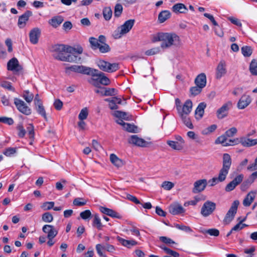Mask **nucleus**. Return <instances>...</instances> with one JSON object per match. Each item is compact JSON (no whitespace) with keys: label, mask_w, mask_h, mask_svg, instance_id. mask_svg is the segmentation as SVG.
Wrapping results in <instances>:
<instances>
[{"label":"nucleus","mask_w":257,"mask_h":257,"mask_svg":"<svg viewBox=\"0 0 257 257\" xmlns=\"http://www.w3.org/2000/svg\"><path fill=\"white\" fill-rule=\"evenodd\" d=\"M152 41L153 42L161 41L160 47L163 50L172 47H177L181 45V43L180 37L174 32L158 33L153 36Z\"/></svg>","instance_id":"f257e3e1"},{"label":"nucleus","mask_w":257,"mask_h":257,"mask_svg":"<svg viewBox=\"0 0 257 257\" xmlns=\"http://www.w3.org/2000/svg\"><path fill=\"white\" fill-rule=\"evenodd\" d=\"M50 51L53 53L54 58L60 60L66 52L73 53L74 52L73 47L63 44H55L52 45L50 48Z\"/></svg>","instance_id":"f03ea898"},{"label":"nucleus","mask_w":257,"mask_h":257,"mask_svg":"<svg viewBox=\"0 0 257 257\" xmlns=\"http://www.w3.org/2000/svg\"><path fill=\"white\" fill-rule=\"evenodd\" d=\"M231 165V159L228 154H224L223 156V165L220 170L217 179L220 182L224 181L228 173L229 170Z\"/></svg>","instance_id":"7ed1b4c3"},{"label":"nucleus","mask_w":257,"mask_h":257,"mask_svg":"<svg viewBox=\"0 0 257 257\" xmlns=\"http://www.w3.org/2000/svg\"><path fill=\"white\" fill-rule=\"evenodd\" d=\"M135 22V20L133 19L125 21L122 25L114 31L113 37L115 39H119L121 38L123 35L128 33L134 25Z\"/></svg>","instance_id":"20e7f679"},{"label":"nucleus","mask_w":257,"mask_h":257,"mask_svg":"<svg viewBox=\"0 0 257 257\" xmlns=\"http://www.w3.org/2000/svg\"><path fill=\"white\" fill-rule=\"evenodd\" d=\"M74 52L73 53L66 52L63 57L60 58V61L69 62H77L80 60V57L77 56L83 52V48L81 46L73 47Z\"/></svg>","instance_id":"39448f33"},{"label":"nucleus","mask_w":257,"mask_h":257,"mask_svg":"<svg viewBox=\"0 0 257 257\" xmlns=\"http://www.w3.org/2000/svg\"><path fill=\"white\" fill-rule=\"evenodd\" d=\"M237 130L236 127H232L225 132L224 134L219 137L215 141L216 144H221L223 146H228L234 145L231 142H229V140L227 141V138H230L234 136L237 133Z\"/></svg>","instance_id":"423d86ee"},{"label":"nucleus","mask_w":257,"mask_h":257,"mask_svg":"<svg viewBox=\"0 0 257 257\" xmlns=\"http://www.w3.org/2000/svg\"><path fill=\"white\" fill-rule=\"evenodd\" d=\"M196 86H194V95L199 94L206 84V76L205 73L199 74L195 79Z\"/></svg>","instance_id":"0eeeda50"},{"label":"nucleus","mask_w":257,"mask_h":257,"mask_svg":"<svg viewBox=\"0 0 257 257\" xmlns=\"http://www.w3.org/2000/svg\"><path fill=\"white\" fill-rule=\"evenodd\" d=\"M97 65L100 69L108 73L115 72L119 69L118 63H110L103 60H99L97 62Z\"/></svg>","instance_id":"6e6552de"},{"label":"nucleus","mask_w":257,"mask_h":257,"mask_svg":"<svg viewBox=\"0 0 257 257\" xmlns=\"http://www.w3.org/2000/svg\"><path fill=\"white\" fill-rule=\"evenodd\" d=\"M7 69L12 71L15 75H19L23 73V67L19 64L18 60L14 57L10 59L7 63Z\"/></svg>","instance_id":"1a4fd4ad"},{"label":"nucleus","mask_w":257,"mask_h":257,"mask_svg":"<svg viewBox=\"0 0 257 257\" xmlns=\"http://www.w3.org/2000/svg\"><path fill=\"white\" fill-rule=\"evenodd\" d=\"M89 41L93 49H99V51L102 53H105L110 51V48L109 45L106 43L100 44L98 42L97 39L94 37H90Z\"/></svg>","instance_id":"9d476101"},{"label":"nucleus","mask_w":257,"mask_h":257,"mask_svg":"<svg viewBox=\"0 0 257 257\" xmlns=\"http://www.w3.org/2000/svg\"><path fill=\"white\" fill-rule=\"evenodd\" d=\"M229 142L233 144L240 143L243 147H250L257 145V139H250L248 138L242 137L240 140L238 139H229Z\"/></svg>","instance_id":"9b49d317"},{"label":"nucleus","mask_w":257,"mask_h":257,"mask_svg":"<svg viewBox=\"0 0 257 257\" xmlns=\"http://www.w3.org/2000/svg\"><path fill=\"white\" fill-rule=\"evenodd\" d=\"M216 208V204L210 201H206L203 205L201 213L204 217L211 214Z\"/></svg>","instance_id":"f8f14e48"},{"label":"nucleus","mask_w":257,"mask_h":257,"mask_svg":"<svg viewBox=\"0 0 257 257\" xmlns=\"http://www.w3.org/2000/svg\"><path fill=\"white\" fill-rule=\"evenodd\" d=\"M239 204V202L238 200H235L232 203L231 207L228 211L224 219V222L226 224H228L233 219L236 213Z\"/></svg>","instance_id":"ddd939ff"},{"label":"nucleus","mask_w":257,"mask_h":257,"mask_svg":"<svg viewBox=\"0 0 257 257\" xmlns=\"http://www.w3.org/2000/svg\"><path fill=\"white\" fill-rule=\"evenodd\" d=\"M14 103L17 109L22 113L27 115L31 113V109L21 99L15 98L14 99Z\"/></svg>","instance_id":"4468645a"},{"label":"nucleus","mask_w":257,"mask_h":257,"mask_svg":"<svg viewBox=\"0 0 257 257\" xmlns=\"http://www.w3.org/2000/svg\"><path fill=\"white\" fill-rule=\"evenodd\" d=\"M232 106V103L230 101L224 103L216 112L217 117L219 119H222L228 115V111Z\"/></svg>","instance_id":"2eb2a0df"},{"label":"nucleus","mask_w":257,"mask_h":257,"mask_svg":"<svg viewBox=\"0 0 257 257\" xmlns=\"http://www.w3.org/2000/svg\"><path fill=\"white\" fill-rule=\"evenodd\" d=\"M243 178L244 176L243 174H239L237 175L232 181L227 184L225 187V190L226 192L232 191L243 181Z\"/></svg>","instance_id":"dca6fc26"},{"label":"nucleus","mask_w":257,"mask_h":257,"mask_svg":"<svg viewBox=\"0 0 257 257\" xmlns=\"http://www.w3.org/2000/svg\"><path fill=\"white\" fill-rule=\"evenodd\" d=\"M69 69L72 71L82 73L83 74L91 75L93 68L84 66L73 65L69 67Z\"/></svg>","instance_id":"f3484780"},{"label":"nucleus","mask_w":257,"mask_h":257,"mask_svg":"<svg viewBox=\"0 0 257 257\" xmlns=\"http://www.w3.org/2000/svg\"><path fill=\"white\" fill-rule=\"evenodd\" d=\"M193 104L190 100H187L185 101L183 106L179 108L178 111L180 116L187 115L192 110Z\"/></svg>","instance_id":"a211bd4d"},{"label":"nucleus","mask_w":257,"mask_h":257,"mask_svg":"<svg viewBox=\"0 0 257 257\" xmlns=\"http://www.w3.org/2000/svg\"><path fill=\"white\" fill-rule=\"evenodd\" d=\"M93 71H92V73L90 75L91 76H99L100 78V81H99V85L102 84L104 85H107L110 83L109 79L105 76L104 73L103 72L99 71L97 69H93Z\"/></svg>","instance_id":"6ab92c4d"},{"label":"nucleus","mask_w":257,"mask_h":257,"mask_svg":"<svg viewBox=\"0 0 257 257\" xmlns=\"http://www.w3.org/2000/svg\"><path fill=\"white\" fill-rule=\"evenodd\" d=\"M32 15V12L30 11H26L22 15L19 17L18 26L20 29L24 28L28 21L29 18Z\"/></svg>","instance_id":"aec40b11"},{"label":"nucleus","mask_w":257,"mask_h":257,"mask_svg":"<svg viewBox=\"0 0 257 257\" xmlns=\"http://www.w3.org/2000/svg\"><path fill=\"white\" fill-rule=\"evenodd\" d=\"M226 63L224 60H221L218 63L216 69V78L220 79L226 73Z\"/></svg>","instance_id":"412c9836"},{"label":"nucleus","mask_w":257,"mask_h":257,"mask_svg":"<svg viewBox=\"0 0 257 257\" xmlns=\"http://www.w3.org/2000/svg\"><path fill=\"white\" fill-rule=\"evenodd\" d=\"M42 230L44 233L47 234V237H55L58 232L54 226L49 224L44 225Z\"/></svg>","instance_id":"4be33fe9"},{"label":"nucleus","mask_w":257,"mask_h":257,"mask_svg":"<svg viewBox=\"0 0 257 257\" xmlns=\"http://www.w3.org/2000/svg\"><path fill=\"white\" fill-rule=\"evenodd\" d=\"M207 185L206 179H200L196 181L194 183V193L203 191Z\"/></svg>","instance_id":"5701e85b"},{"label":"nucleus","mask_w":257,"mask_h":257,"mask_svg":"<svg viewBox=\"0 0 257 257\" xmlns=\"http://www.w3.org/2000/svg\"><path fill=\"white\" fill-rule=\"evenodd\" d=\"M41 32L39 29L36 28L32 29L29 34L30 41L33 44H36L38 42Z\"/></svg>","instance_id":"b1692460"},{"label":"nucleus","mask_w":257,"mask_h":257,"mask_svg":"<svg viewBox=\"0 0 257 257\" xmlns=\"http://www.w3.org/2000/svg\"><path fill=\"white\" fill-rule=\"evenodd\" d=\"M100 211L103 214L108 215L110 217L116 218H121V215L115 211L114 210L105 207L103 206H100L99 207Z\"/></svg>","instance_id":"393cba45"},{"label":"nucleus","mask_w":257,"mask_h":257,"mask_svg":"<svg viewBox=\"0 0 257 257\" xmlns=\"http://www.w3.org/2000/svg\"><path fill=\"white\" fill-rule=\"evenodd\" d=\"M105 101L109 102V107L112 110L117 109V104H121L122 101L120 98L117 97H113L111 98H106Z\"/></svg>","instance_id":"a878e982"},{"label":"nucleus","mask_w":257,"mask_h":257,"mask_svg":"<svg viewBox=\"0 0 257 257\" xmlns=\"http://www.w3.org/2000/svg\"><path fill=\"white\" fill-rule=\"evenodd\" d=\"M172 11L176 14H185L187 12L188 9L183 4L178 3L172 7Z\"/></svg>","instance_id":"bb28decb"},{"label":"nucleus","mask_w":257,"mask_h":257,"mask_svg":"<svg viewBox=\"0 0 257 257\" xmlns=\"http://www.w3.org/2000/svg\"><path fill=\"white\" fill-rule=\"evenodd\" d=\"M169 211L173 215H177L184 212L182 206L179 204H171L169 207Z\"/></svg>","instance_id":"cd10ccee"},{"label":"nucleus","mask_w":257,"mask_h":257,"mask_svg":"<svg viewBox=\"0 0 257 257\" xmlns=\"http://www.w3.org/2000/svg\"><path fill=\"white\" fill-rule=\"evenodd\" d=\"M130 143L140 147H145L146 142L143 139L139 138L137 135H133L128 141Z\"/></svg>","instance_id":"c85d7f7f"},{"label":"nucleus","mask_w":257,"mask_h":257,"mask_svg":"<svg viewBox=\"0 0 257 257\" xmlns=\"http://www.w3.org/2000/svg\"><path fill=\"white\" fill-rule=\"evenodd\" d=\"M64 18L61 16H57L52 17L49 20V24L54 28H57L63 22Z\"/></svg>","instance_id":"c756f323"},{"label":"nucleus","mask_w":257,"mask_h":257,"mask_svg":"<svg viewBox=\"0 0 257 257\" xmlns=\"http://www.w3.org/2000/svg\"><path fill=\"white\" fill-rule=\"evenodd\" d=\"M255 195V191L249 192L244 199L243 201V205L246 207L249 206L254 200Z\"/></svg>","instance_id":"7c9ffc66"},{"label":"nucleus","mask_w":257,"mask_h":257,"mask_svg":"<svg viewBox=\"0 0 257 257\" xmlns=\"http://www.w3.org/2000/svg\"><path fill=\"white\" fill-rule=\"evenodd\" d=\"M206 107V104L205 102H201L195 110V115L197 119L201 118L204 113V109Z\"/></svg>","instance_id":"2f4dec72"},{"label":"nucleus","mask_w":257,"mask_h":257,"mask_svg":"<svg viewBox=\"0 0 257 257\" xmlns=\"http://www.w3.org/2000/svg\"><path fill=\"white\" fill-rule=\"evenodd\" d=\"M250 102L251 99L249 96H242L238 102V107L239 109H243L248 106Z\"/></svg>","instance_id":"473e14b6"},{"label":"nucleus","mask_w":257,"mask_h":257,"mask_svg":"<svg viewBox=\"0 0 257 257\" xmlns=\"http://www.w3.org/2000/svg\"><path fill=\"white\" fill-rule=\"evenodd\" d=\"M117 240L124 246L130 248L132 246H135L138 244V242L133 239L126 240L119 236L117 237Z\"/></svg>","instance_id":"72a5a7b5"},{"label":"nucleus","mask_w":257,"mask_h":257,"mask_svg":"<svg viewBox=\"0 0 257 257\" xmlns=\"http://www.w3.org/2000/svg\"><path fill=\"white\" fill-rule=\"evenodd\" d=\"M171 13L169 11L164 10L161 12L158 15V21L160 23H163L169 19L171 17Z\"/></svg>","instance_id":"f704fd0d"},{"label":"nucleus","mask_w":257,"mask_h":257,"mask_svg":"<svg viewBox=\"0 0 257 257\" xmlns=\"http://www.w3.org/2000/svg\"><path fill=\"white\" fill-rule=\"evenodd\" d=\"M110 160L111 162L117 167H120L122 166L123 165V162L122 160L119 159L114 154H111L110 155Z\"/></svg>","instance_id":"c9c22d12"},{"label":"nucleus","mask_w":257,"mask_h":257,"mask_svg":"<svg viewBox=\"0 0 257 257\" xmlns=\"http://www.w3.org/2000/svg\"><path fill=\"white\" fill-rule=\"evenodd\" d=\"M167 144L173 149L175 150H181L183 149L184 146L180 144L178 142L175 141H168Z\"/></svg>","instance_id":"e433bc0d"},{"label":"nucleus","mask_w":257,"mask_h":257,"mask_svg":"<svg viewBox=\"0 0 257 257\" xmlns=\"http://www.w3.org/2000/svg\"><path fill=\"white\" fill-rule=\"evenodd\" d=\"M113 114L115 117L118 118H121L125 120L130 119V115L128 113L125 112L116 110L114 112Z\"/></svg>","instance_id":"4c0bfd02"},{"label":"nucleus","mask_w":257,"mask_h":257,"mask_svg":"<svg viewBox=\"0 0 257 257\" xmlns=\"http://www.w3.org/2000/svg\"><path fill=\"white\" fill-rule=\"evenodd\" d=\"M36 109L40 115L43 116L46 120H47L46 113L42 103L36 105Z\"/></svg>","instance_id":"58836bf2"},{"label":"nucleus","mask_w":257,"mask_h":257,"mask_svg":"<svg viewBox=\"0 0 257 257\" xmlns=\"http://www.w3.org/2000/svg\"><path fill=\"white\" fill-rule=\"evenodd\" d=\"M93 226L96 227L98 229L101 230L103 225L101 222L100 218L98 214H96L94 215L93 220Z\"/></svg>","instance_id":"ea45409f"},{"label":"nucleus","mask_w":257,"mask_h":257,"mask_svg":"<svg viewBox=\"0 0 257 257\" xmlns=\"http://www.w3.org/2000/svg\"><path fill=\"white\" fill-rule=\"evenodd\" d=\"M96 250L97 253L100 257H106V254L104 253L105 251L104 244H97L96 245Z\"/></svg>","instance_id":"a19ab883"},{"label":"nucleus","mask_w":257,"mask_h":257,"mask_svg":"<svg viewBox=\"0 0 257 257\" xmlns=\"http://www.w3.org/2000/svg\"><path fill=\"white\" fill-rule=\"evenodd\" d=\"M249 70L253 75H257V61L255 59L252 60L250 65Z\"/></svg>","instance_id":"79ce46f5"},{"label":"nucleus","mask_w":257,"mask_h":257,"mask_svg":"<svg viewBox=\"0 0 257 257\" xmlns=\"http://www.w3.org/2000/svg\"><path fill=\"white\" fill-rule=\"evenodd\" d=\"M112 14V11L110 7H106L103 9V16L105 20H109L111 18Z\"/></svg>","instance_id":"37998d69"},{"label":"nucleus","mask_w":257,"mask_h":257,"mask_svg":"<svg viewBox=\"0 0 257 257\" xmlns=\"http://www.w3.org/2000/svg\"><path fill=\"white\" fill-rule=\"evenodd\" d=\"M0 86L3 88L7 89L8 90L12 91L14 92L15 89L13 87L12 83L7 81H3L0 82Z\"/></svg>","instance_id":"c03bdc74"},{"label":"nucleus","mask_w":257,"mask_h":257,"mask_svg":"<svg viewBox=\"0 0 257 257\" xmlns=\"http://www.w3.org/2000/svg\"><path fill=\"white\" fill-rule=\"evenodd\" d=\"M182 118L183 123L188 128H192L193 124L191 118L187 117V115L180 116Z\"/></svg>","instance_id":"a18cd8bd"},{"label":"nucleus","mask_w":257,"mask_h":257,"mask_svg":"<svg viewBox=\"0 0 257 257\" xmlns=\"http://www.w3.org/2000/svg\"><path fill=\"white\" fill-rule=\"evenodd\" d=\"M241 52L243 55L245 57L250 56L252 52L251 47L248 46H243L241 49Z\"/></svg>","instance_id":"49530a36"},{"label":"nucleus","mask_w":257,"mask_h":257,"mask_svg":"<svg viewBox=\"0 0 257 257\" xmlns=\"http://www.w3.org/2000/svg\"><path fill=\"white\" fill-rule=\"evenodd\" d=\"M123 128L127 132L130 133H136L137 131V127L136 126L128 123H126V124H124Z\"/></svg>","instance_id":"de8ad7c7"},{"label":"nucleus","mask_w":257,"mask_h":257,"mask_svg":"<svg viewBox=\"0 0 257 257\" xmlns=\"http://www.w3.org/2000/svg\"><path fill=\"white\" fill-rule=\"evenodd\" d=\"M42 219L45 222H51L53 220V216L50 212H45L42 215Z\"/></svg>","instance_id":"09e8293b"},{"label":"nucleus","mask_w":257,"mask_h":257,"mask_svg":"<svg viewBox=\"0 0 257 257\" xmlns=\"http://www.w3.org/2000/svg\"><path fill=\"white\" fill-rule=\"evenodd\" d=\"M23 97L27 102L30 103L33 100L34 95L29 91H25Z\"/></svg>","instance_id":"8fccbe9b"},{"label":"nucleus","mask_w":257,"mask_h":257,"mask_svg":"<svg viewBox=\"0 0 257 257\" xmlns=\"http://www.w3.org/2000/svg\"><path fill=\"white\" fill-rule=\"evenodd\" d=\"M122 12V6L121 4H117L114 8V15L115 17H119Z\"/></svg>","instance_id":"3c124183"},{"label":"nucleus","mask_w":257,"mask_h":257,"mask_svg":"<svg viewBox=\"0 0 257 257\" xmlns=\"http://www.w3.org/2000/svg\"><path fill=\"white\" fill-rule=\"evenodd\" d=\"M73 204L77 206H82L86 204V201L82 198H76L73 200Z\"/></svg>","instance_id":"603ef678"},{"label":"nucleus","mask_w":257,"mask_h":257,"mask_svg":"<svg viewBox=\"0 0 257 257\" xmlns=\"http://www.w3.org/2000/svg\"><path fill=\"white\" fill-rule=\"evenodd\" d=\"M99 81H100L99 77L96 76H92V78L88 81L90 84L97 87H99Z\"/></svg>","instance_id":"864d4df0"},{"label":"nucleus","mask_w":257,"mask_h":257,"mask_svg":"<svg viewBox=\"0 0 257 257\" xmlns=\"http://www.w3.org/2000/svg\"><path fill=\"white\" fill-rule=\"evenodd\" d=\"M160 49L159 47H155L148 50L145 52V54L147 56H152L159 53Z\"/></svg>","instance_id":"5fc2aeb1"},{"label":"nucleus","mask_w":257,"mask_h":257,"mask_svg":"<svg viewBox=\"0 0 257 257\" xmlns=\"http://www.w3.org/2000/svg\"><path fill=\"white\" fill-rule=\"evenodd\" d=\"M105 91L104 95L105 96H112L117 94V90L113 88H104Z\"/></svg>","instance_id":"6e6d98bb"},{"label":"nucleus","mask_w":257,"mask_h":257,"mask_svg":"<svg viewBox=\"0 0 257 257\" xmlns=\"http://www.w3.org/2000/svg\"><path fill=\"white\" fill-rule=\"evenodd\" d=\"M88 114V110L87 108H84L81 109L78 115V118L80 120H83L86 119Z\"/></svg>","instance_id":"4d7b16f0"},{"label":"nucleus","mask_w":257,"mask_h":257,"mask_svg":"<svg viewBox=\"0 0 257 257\" xmlns=\"http://www.w3.org/2000/svg\"><path fill=\"white\" fill-rule=\"evenodd\" d=\"M204 233H207L211 236H217L219 234V231L215 228H211L207 230H205Z\"/></svg>","instance_id":"13d9d810"},{"label":"nucleus","mask_w":257,"mask_h":257,"mask_svg":"<svg viewBox=\"0 0 257 257\" xmlns=\"http://www.w3.org/2000/svg\"><path fill=\"white\" fill-rule=\"evenodd\" d=\"M17 129L19 131L18 134V136L21 138L24 137L26 132L23 125L22 124H19L17 126Z\"/></svg>","instance_id":"bf43d9fd"},{"label":"nucleus","mask_w":257,"mask_h":257,"mask_svg":"<svg viewBox=\"0 0 257 257\" xmlns=\"http://www.w3.org/2000/svg\"><path fill=\"white\" fill-rule=\"evenodd\" d=\"M244 220V219L240 221L238 223H237L236 225H235L232 228V230H233L234 231H238L243 229L244 227L247 226L246 224L242 223V222H243Z\"/></svg>","instance_id":"052dcab7"},{"label":"nucleus","mask_w":257,"mask_h":257,"mask_svg":"<svg viewBox=\"0 0 257 257\" xmlns=\"http://www.w3.org/2000/svg\"><path fill=\"white\" fill-rule=\"evenodd\" d=\"M160 240L167 244H175V242L171 238L166 236H160Z\"/></svg>","instance_id":"680f3d73"},{"label":"nucleus","mask_w":257,"mask_h":257,"mask_svg":"<svg viewBox=\"0 0 257 257\" xmlns=\"http://www.w3.org/2000/svg\"><path fill=\"white\" fill-rule=\"evenodd\" d=\"M174 186V184L172 182L169 181H164L162 185V187L167 190H171Z\"/></svg>","instance_id":"e2e57ef3"},{"label":"nucleus","mask_w":257,"mask_h":257,"mask_svg":"<svg viewBox=\"0 0 257 257\" xmlns=\"http://www.w3.org/2000/svg\"><path fill=\"white\" fill-rule=\"evenodd\" d=\"M0 122L9 125H12L14 123V120L12 118L7 117H0Z\"/></svg>","instance_id":"0e129e2a"},{"label":"nucleus","mask_w":257,"mask_h":257,"mask_svg":"<svg viewBox=\"0 0 257 257\" xmlns=\"http://www.w3.org/2000/svg\"><path fill=\"white\" fill-rule=\"evenodd\" d=\"M16 152V148H8L4 152V154L7 156H11Z\"/></svg>","instance_id":"69168bd1"},{"label":"nucleus","mask_w":257,"mask_h":257,"mask_svg":"<svg viewBox=\"0 0 257 257\" xmlns=\"http://www.w3.org/2000/svg\"><path fill=\"white\" fill-rule=\"evenodd\" d=\"M54 206V202H46L43 203L42 207L45 210H50L53 208Z\"/></svg>","instance_id":"338daca9"},{"label":"nucleus","mask_w":257,"mask_h":257,"mask_svg":"<svg viewBox=\"0 0 257 257\" xmlns=\"http://www.w3.org/2000/svg\"><path fill=\"white\" fill-rule=\"evenodd\" d=\"M91 215V213L89 210H86L80 213V216L83 219H87Z\"/></svg>","instance_id":"774afa93"}]
</instances>
